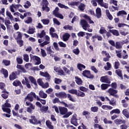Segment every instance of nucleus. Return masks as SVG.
Wrapping results in <instances>:
<instances>
[{
    "instance_id": "nucleus-42",
    "label": "nucleus",
    "mask_w": 129,
    "mask_h": 129,
    "mask_svg": "<svg viewBox=\"0 0 129 129\" xmlns=\"http://www.w3.org/2000/svg\"><path fill=\"white\" fill-rule=\"evenodd\" d=\"M3 63H4L5 66H10V65H11V60L3 59Z\"/></svg>"
},
{
    "instance_id": "nucleus-50",
    "label": "nucleus",
    "mask_w": 129,
    "mask_h": 129,
    "mask_svg": "<svg viewBox=\"0 0 129 129\" xmlns=\"http://www.w3.org/2000/svg\"><path fill=\"white\" fill-rule=\"evenodd\" d=\"M41 21L43 25H49L50 23V20L49 19H42Z\"/></svg>"
},
{
    "instance_id": "nucleus-26",
    "label": "nucleus",
    "mask_w": 129,
    "mask_h": 129,
    "mask_svg": "<svg viewBox=\"0 0 129 129\" xmlns=\"http://www.w3.org/2000/svg\"><path fill=\"white\" fill-rule=\"evenodd\" d=\"M17 74L16 73H12V74L9 76V79L11 81H13V80H15V79H17Z\"/></svg>"
},
{
    "instance_id": "nucleus-34",
    "label": "nucleus",
    "mask_w": 129,
    "mask_h": 129,
    "mask_svg": "<svg viewBox=\"0 0 129 129\" xmlns=\"http://www.w3.org/2000/svg\"><path fill=\"white\" fill-rule=\"evenodd\" d=\"M82 115L85 116L86 118H89L90 112H89L88 111L85 110L83 112Z\"/></svg>"
},
{
    "instance_id": "nucleus-17",
    "label": "nucleus",
    "mask_w": 129,
    "mask_h": 129,
    "mask_svg": "<svg viewBox=\"0 0 129 129\" xmlns=\"http://www.w3.org/2000/svg\"><path fill=\"white\" fill-rule=\"evenodd\" d=\"M115 73H116L117 76L120 77L121 80H123V77L122 76V71H121L120 69L116 70Z\"/></svg>"
},
{
    "instance_id": "nucleus-27",
    "label": "nucleus",
    "mask_w": 129,
    "mask_h": 129,
    "mask_svg": "<svg viewBox=\"0 0 129 129\" xmlns=\"http://www.w3.org/2000/svg\"><path fill=\"white\" fill-rule=\"evenodd\" d=\"M70 35L68 33H65L63 36H62V38H63V41L64 42H66L67 41H68L70 38Z\"/></svg>"
},
{
    "instance_id": "nucleus-3",
    "label": "nucleus",
    "mask_w": 129,
    "mask_h": 129,
    "mask_svg": "<svg viewBox=\"0 0 129 129\" xmlns=\"http://www.w3.org/2000/svg\"><path fill=\"white\" fill-rule=\"evenodd\" d=\"M36 98L37 96L36 95V93H35V92H31L25 98L24 101H27V100H28L30 102H32V101H34V98Z\"/></svg>"
},
{
    "instance_id": "nucleus-60",
    "label": "nucleus",
    "mask_w": 129,
    "mask_h": 129,
    "mask_svg": "<svg viewBox=\"0 0 129 129\" xmlns=\"http://www.w3.org/2000/svg\"><path fill=\"white\" fill-rule=\"evenodd\" d=\"M50 35H51L52 38H55V39H58V38H59L58 34L56 33L50 32Z\"/></svg>"
},
{
    "instance_id": "nucleus-16",
    "label": "nucleus",
    "mask_w": 129,
    "mask_h": 129,
    "mask_svg": "<svg viewBox=\"0 0 129 129\" xmlns=\"http://www.w3.org/2000/svg\"><path fill=\"white\" fill-rule=\"evenodd\" d=\"M16 67L17 69H19V70H21V71H19V73L21 72L22 73H26L27 70H26L25 68H24L23 66L17 64Z\"/></svg>"
},
{
    "instance_id": "nucleus-7",
    "label": "nucleus",
    "mask_w": 129,
    "mask_h": 129,
    "mask_svg": "<svg viewBox=\"0 0 129 129\" xmlns=\"http://www.w3.org/2000/svg\"><path fill=\"white\" fill-rule=\"evenodd\" d=\"M43 5H42V11H46L47 13L48 12H50V8L48 7V2L47 0H43L42 1Z\"/></svg>"
},
{
    "instance_id": "nucleus-14",
    "label": "nucleus",
    "mask_w": 129,
    "mask_h": 129,
    "mask_svg": "<svg viewBox=\"0 0 129 129\" xmlns=\"http://www.w3.org/2000/svg\"><path fill=\"white\" fill-rule=\"evenodd\" d=\"M16 34H17V36L15 34L14 35V37L15 40H22V39H23V35L21 32L18 31L16 32Z\"/></svg>"
},
{
    "instance_id": "nucleus-51",
    "label": "nucleus",
    "mask_w": 129,
    "mask_h": 129,
    "mask_svg": "<svg viewBox=\"0 0 129 129\" xmlns=\"http://www.w3.org/2000/svg\"><path fill=\"white\" fill-rule=\"evenodd\" d=\"M78 91L77 90H75L74 89H72L71 90H70L69 91V93H71V94H75V95H77V92Z\"/></svg>"
},
{
    "instance_id": "nucleus-48",
    "label": "nucleus",
    "mask_w": 129,
    "mask_h": 129,
    "mask_svg": "<svg viewBox=\"0 0 129 129\" xmlns=\"http://www.w3.org/2000/svg\"><path fill=\"white\" fill-rule=\"evenodd\" d=\"M44 77H46V80H47L48 81H50V80H51V76H50L49 73H48V72H47L44 73Z\"/></svg>"
},
{
    "instance_id": "nucleus-44",
    "label": "nucleus",
    "mask_w": 129,
    "mask_h": 129,
    "mask_svg": "<svg viewBox=\"0 0 129 129\" xmlns=\"http://www.w3.org/2000/svg\"><path fill=\"white\" fill-rule=\"evenodd\" d=\"M6 15L7 16H8V17H9V18H10L11 21H14V17L13 16V15H12V14H11V12L7 11Z\"/></svg>"
},
{
    "instance_id": "nucleus-43",
    "label": "nucleus",
    "mask_w": 129,
    "mask_h": 129,
    "mask_svg": "<svg viewBox=\"0 0 129 129\" xmlns=\"http://www.w3.org/2000/svg\"><path fill=\"white\" fill-rule=\"evenodd\" d=\"M115 47L116 49H121V48H122V45H121V44H120V42L117 41L115 43Z\"/></svg>"
},
{
    "instance_id": "nucleus-59",
    "label": "nucleus",
    "mask_w": 129,
    "mask_h": 129,
    "mask_svg": "<svg viewBox=\"0 0 129 129\" xmlns=\"http://www.w3.org/2000/svg\"><path fill=\"white\" fill-rule=\"evenodd\" d=\"M16 61L18 64H23V58L21 57H17Z\"/></svg>"
},
{
    "instance_id": "nucleus-39",
    "label": "nucleus",
    "mask_w": 129,
    "mask_h": 129,
    "mask_svg": "<svg viewBox=\"0 0 129 129\" xmlns=\"http://www.w3.org/2000/svg\"><path fill=\"white\" fill-rule=\"evenodd\" d=\"M26 104L27 106H29L30 105V107H29V108H31V109L33 110L35 109V106H34V105H33V104H32L31 102L26 101Z\"/></svg>"
},
{
    "instance_id": "nucleus-28",
    "label": "nucleus",
    "mask_w": 129,
    "mask_h": 129,
    "mask_svg": "<svg viewBox=\"0 0 129 129\" xmlns=\"http://www.w3.org/2000/svg\"><path fill=\"white\" fill-rule=\"evenodd\" d=\"M35 30H36V28H35V27H32L31 26H29L28 31H27V33L28 34H30V35L33 34H34V33H35Z\"/></svg>"
},
{
    "instance_id": "nucleus-1",
    "label": "nucleus",
    "mask_w": 129,
    "mask_h": 129,
    "mask_svg": "<svg viewBox=\"0 0 129 129\" xmlns=\"http://www.w3.org/2000/svg\"><path fill=\"white\" fill-rule=\"evenodd\" d=\"M59 113L61 115H63V118H67L72 114V112H68V109L65 107L59 106L58 107Z\"/></svg>"
},
{
    "instance_id": "nucleus-52",
    "label": "nucleus",
    "mask_w": 129,
    "mask_h": 129,
    "mask_svg": "<svg viewBox=\"0 0 129 129\" xmlns=\"http://www.w3.org/2000/svg\"><path fill=\"white\" fill-rule=\"evenodd\" d=\"M2 109L4 112H7V113H11V109L9 108H6L2 107Z\"/></svg>"
},
{
    "instance_id": "nucleus-24",
    "label": "nucleus",
    "mask_w": 129,
    "mask_h": 129,
    "mask_svg": "<svg viewBox=\"0 0 129 129\" xmlns=\"http://www.w3.org/2000/svg\"><path fill=\"white\" fill-rule=\"evenodd\" d=\"M29 79L30 81L32 83V84H34L35 86H38V84H37V80L35 79V78L32 76H29Z\"/></svg>"
},
{
    "instance_id": "nucleus-57",
    "label": "nucleus",
    "mask_w": 129,
    "mask_h": 129,
    "mask_svg": "<svg viewBox=\"0 0 129 129\" xmlns=\"http://www.w3.org/2000/svg\"><path fill=\"white\" fill-rule=\"evenodd\" d=\"M73 52L75 54V55H79V53H80V50H79V48L77 47V48L73 50Z\"/></svg>"
},
{
    "instance_id": "nucleus-53",
    "label": "nucleus",
    "mask_w": 129,
    "mask_h": 129,
    "mask_svg": "<svg viewBox=\"0 0 129 129\" xmlns=\"http://www.w3.org/2000/svg\"><path fill=\"white\" fill-rule=\"evenodd\" d=\"M104 123L105 124H112V121L107 120V118H105L103 120Z\"/></svg>"
},
{
    "instance_id": "nucleus-29",
    "label": "nucleus",
    "mask_w": 129,
    "mask_h": 129,
    "mask_svg": "<svg viewBox=\"0 0 129 129\" xmlns=\"http://www.w3.org/2000/svg\"><path fill=\"white\" fill-rule=\"evenodd\" d=\"M39 95L41 98H47V94L44 93L43 91H40L39 93Z\"/></svg>"
},
{
    "instance_id": "nucleus-19",
    "label": "nucleus",
    "mask_w": 129,
    "mask_h": 129,
    "mask_svg": "<svg viewBox=\"0 0 129 129\" xmlns=\"http://www.w3.org/2000/svg\"><path fill=\"white\" fill-rule=\"evenodd\" d=\"M96 16L97 19H100V18H101V9L100 8H97L96 9Z\"/></svg>"
},
{
    "instance_id": "nucleus-9",
    "label": "nucleus",
    "mask_w": 129,
    "mask_h": 129,
    "mask_svg": "<svg viewBox=\"0 0 129 129\" xmlns=\"http://www.w3.org/2000/svg\"><path fill=\"white\" fill-rule=\"evenodd\" d=\"M60 103L64 105L65 107H68L69 109H71V110H74L75 109V106H74L73 103H70L68 104L64 101H61Z\"/></svg>"
},
{
    "instance_id": "nucleus-63",
    "label": "nucleus",
    "mask_w": 129,
    "mask_h": 129,
    "mask_svg": "<svg viewBox=\"0 0 129 129\" xmlns=\"http://www.w3.org/2000/svg\"><path fill=\"white\" fill-rule=\"evenodd\" d=\"M120 65V64L119 63V61H115L114 62V67L115 69H118V68H119V66Z\"/></svg>"
},
{
    "instance_id": "nucleus-56",
    "label": "nucleus",
    "mask_w": 129,
    "mask_h": 129,
    "mask_svg": "<svg viewBox=\"0 0 129 129\" xmlns=\"http://www.w3.org/2000/svg\"><path fill=\"white\" fill-rule=\"evenodd\" d=\"M91 110L93 112H97L98 111V107L97 106H94L91 107Z\"/></svg>"
},
{
    "instance_id": "nucleus-36",
    "label": "nucleus",
    "mask_w": 129,
    "mask_h": 129,
    "mask_svg": "<svg viewBox=\"0 0 129 129\" xmlns=\"http://www.w3.org/2000/svg\"><path fill=\"white\" fill-rule=\"evenodd\" d=\"M86 68V67L84 66V64H82L81 63L78 64V69L80 70V71H82L83 69H85Z\"/></svg>"
},
{
    "instance_id": "nucleus-62",
    "label": "nucleus",
    "mask_w": 129,
    "mask_h": 129,
    "mask_svg": "<svg viewBox=\"0 0 129 129\" xmlns=\"http://www.w3.org/2000/svg\"><path fill=\"white\" fill-rule=\"evenodd\" d=\"M49 86V83L46 82L45 84H44L43 83V84L41 86V87H42V88H44V89H46V88H48Z\"/></svg>"
},
{
    "instance_id": "nucleus-32",
    "label": "nucleus",
    "mask_w": 129,
    "mask_h": 129,
    "mask_svg": "<svg viewBox=\"0 0 129 129\" xmlns=\"http://www.w3.org/2000/svg\"><path fill=\"white\" fill-rule=\"evenodd\" d=\"M110 86V85L107 84H102L101 85V88L102 90H105L108 88Z\"/></svg>"
},
{
    "instance_id": "nucleus-8",
    "label": "nucleus",
    "mask_w": 129,
    "mask_h": 129,
    "mask_svg": "<svg viewBox=\"0 0 129 129\" xmlns=\"http://www.w3.org/2000/svg\"><path fill=\"white\" fill-rule=\"evenodd\" d=\"M82 75L84 77L87 78H89L90 79H92L94 78V76L90 73L89 71L85 70L83 72Z\"/></svg>"
},
{
    "instance_id": "nucleus-20",
    "label": "nucleus",
    "mask_w": 129,
    "mask_h": 129,
    "mask_svg": "<svg viewBox=\"0 0 129 129\" xmlns=\"http://www.w3.org/2000/svg\"><path fill=\"white\" fill-rule=\"evenodd\" d=\"M51 48L52 47L51 46V45H50L46 48L47 54L48 55H50V56H52V55H53V54H54V51L52 50Z\"/></svg>"
},
{
    "instance_id": "nucleus-37",
    "label": "nucleus",
    "mask_w": 129,
    "mask_h": 129,
    "mask_svg": "<svg viewBox=\"0 0 129 129\" xmlns=\"http://www.w3.org/2000/svg\"><path fill=\"white\" fill-rule=\"evenodd\" d=\"M78 9L81 12H83L85 10V5L83 3H81L78 7Z\"/></svg>"
},
{
    "instance_id": "nucleus-40",
    "label": "nucleus",
    "mask_w": 129,
    "mask_h": 129,
    "mask_svg": "<svg viewBox=\"0 0 129 129\" xmlns=\"http://www.w3.org/2000/svg\"><path fill=\"white\" fill-rule=\"evenodd\" d=\"M17 44L19 45V47H23L24 46V41L22 39L16 40Z\"/></svg>"
},
{
    "instance_id": "nucleus-23",
    "label": "nucleus",
    "mask_w": 129,
    "mask_h": 129,
    "mask_svg": "<svg viewBox=\"0 0 129 129\" xmlns=\"http://www.w3.org/2000/svg\"><path fill=\"white\" fill-rule=\"evenodd\" d=\"M122 114H123V115H124V116H125V117H126V118H129V112L128 110H127V109H123L122 111Z\"/></svg>"
},
{
    "instance_id": "nucleus-46",
    "label": "nucleus",
    "mask_w": 129,
    "mask_h": 129,
    "mask_svg": "<svg viewBox=\"0 0 129 129\" xmlns=\"http://www.w3.org/2000/svg\"><path fill=\"white\" fill-rule=\"evenodd\" d=\"M121 102V103H122L123 107L126 108V107H127V106H128V104H127V103H126V101L125 99L122 100Z\"/></svg>"
},
{
    "instance_id": "nucleus-61",
    "label": "nucleus",
    "mask_w": 129,
    "mask_h": 129,
    "mask_svg": "<svg viewBox=\"0 0 129 129\" xmlns=\"http://www.w3.org/2000/svg\"><path fill=\"white\" fill-rule=\"evenodd\" d=\"M62 80L60 79H58L57 78H55L54 83H55V84H60Z\"/></svg>"
},
{
    "instance_id": "nucleus-22",
    "label": "nucleus",
    "mask_w": 129,
    "mask_h": 129,
    "mask_svg": "<svg viewBox=\"0 0 129 129\" xmlns=\"http://www.w3.org/2000/svg\"><path fill=\"white\" fill-rule=\"evenodd\" d=\"M13 85H14V86H16V87H17V86H20L21 88H23V87L22 85V83H21V81L18 80H16L14 81V82L13 83Z\"/></svg>"
},
{
    "instance_id": "nucleus-38",
    "label": "nucleus",
    "mask_w": 129,
    "mask_h": 129,
    "mask_svg": "<svg viewBox=\"0 0 129 129\" xmlns=\"http://www.w3.org/2000/svg\"><path fill=\"white\" fill-rule=\"evenodd\" d=\"M122 15H127L126 12L124 10L120 11L117 13V16L119 17V16H122Z\"/></svg>"
},
{
    "instance_id": "nucleus-31",
    "label": "nucleus",
    "mask_w": 129,
    "mask_h": 129,
    "mask_svg": "<svg viewBox=\"0 0 129 129\" xmlns=\"http://www.w3.org/2000/svg\"><path fill=\"white\" fill-rule=\"evenodd\" d=\"M101 82L104 83H110V81H108V79L106 78L105 77H102L100 79Z\"/></svg>"
},
{
    "instance_id": "nucleus-49",
    "label": "nucleus",
    "mask_w": 129,
    "mask_h": 129,
    "mask_svg": "<svg viewBox=\"0 0 129 129\" xmlns=\"http://www.w3.org/2000/svg\"><path fill=\"white\" fill-rule=\"evenodd\" d=\"M63 29L64 30H69L70 31H72V30H73V27H72V26L68 25L63 26Z\"/></svg>"
},
{
    "instance_id": "nucleus-13",
    "label": "nucleus",
    "mask_w": 129,
    "mask_h": 129,
    "mask_svg": "<svg viewBox=\"0 0 129 129\" xmlns=\"http://www.w3.org/2000/svg\"><path fill=\"white\" fill-rule=\"evenodd\" d=\"M30 57L33 60H35L37 61V62L35 63V65H40L41 63V58L38 56L33 55L32 54H30Z\"/></svg>"
},
{
    "instance_id": "nucleus-64",
    "label": "nucleus",
    "mask_w": 129,
    "mask_h": 129,
    "mask_svg": "<svg viewBox=\"0 0 129 129\" xmlns=\"http://www.w3.org/2000/svg\"><path fill=\"white\" fill-rule=\"evenodd\" d=\"M41 53L42 57H46V56H47V53H46V51L42 48H41Z\"/></svg>"
},
{
    "instance_id": "nucleus-5",
    "label": "nucleus",
    "mask_w": 129,
    "mask_h": 129,
    "mask_svg": "<svg viewBox=\"0 0 129 129\" xmlns=\"http://www.w3.org/2000/svg\"><path fill=\"white\" fill-rule=\"evenodd\" d=\"M80 25L85 31H87V28H90V25H89L87 21L84 19H82L81 20Z\"/></svg>"
},
{
    "instance_id": "nucleus-30",
    "label": "nucleus",
    "mask_w": 129,
    "mask_h": 129,
    "mask_svg": "<svg viewBox=\"0 0 129 129\" xmlns=\"http://www.w3.org/2000/svg\"><path fill=\"white\" fill-rule=\"evenodd\" d=\"M113 113H116L117 114H119L120 113V110L119 109H113L110 112V114L112 115Z\"/></svg>"
},
{
    "instance_id": "nucleus-47",
    "label": "nucleus",
    "mask_w": 129,
    "mask_h": 129,
    "mask_svg": "<svg viewBox=\"0 0 129 129\" xmlns=\"http://www.w3.org/2000/svg\"><path fill=\"white\" fill-rule=\"evenodd\" d=\"M106 30L104 27H101L99 31V33L101 35L103 34H106Z\"/></svg>"
},
{
    "instance_id": "nucleus-6",
    "label": "nucleus",
    "mask_w": 129,
    "mask_h": 129,
    "mask_svg": "<svg viewBox=\"0 0 129 129\" xmlns=\"http://www.w3.org/2000/svg\"><path fill=\"white\" fill-rule=\"evenodd\" d=\"M58 12H59V8L56 7L55 10L53 11V15L56 17V18H58L59 19H61L63 20L64 19V16L61 14H59Z\"/></svg>"
},
{
    "instance_id": "nucleus-58",
    "label": "nucleus",
    "mask_w": 129,
    "mask_h": 129,
    "mask_svg": "<svg viewBox=\"0 0 129 129\" xmlns=\"http://www.w3.org/2000/svg\"><path fill=\"white\" fill-rule=\"evenodd\" d=\"M23 59L25 62H29V55L24 54L23 55Z\"/></svg>"
},
{
    "instance_id": "nucleus-33",
    "label": "nucleus",
    "mask_w": 129,
    "mask_h": 129,
    "mask_svg": "<svg viewBox=\"0 0 129 129\" xmlns=\"http://www.w3.org/2000/svg\"><path fill=\"white\" fill-rule=\"evenodd\" d=\"M75 78L77 84H78V85H81L83 82H82V80L78 77H76Z\"/></svg>"
},
{
    "instance_id": "nucleus-55",
    "label": "nucleus",
    "mask_w": 129,
    "mask_h": 129,
    "mask_svg": "<svg viewBox=\"0 0 129 129\" xmlns=\"http://www.w3.org/2000/svg\"><path fill=\"white\" fill-rule=\"evenodd\" d=\"M24 7L25 9H29V7H31V3L30 2V1H27L25 3V5H24Z\"/></svg>"
},
{
    "instance_id": "nucleus-25",
    "label": "nucleus",
    "mask_w": 129,
    "mask_h": 129,
    "mask_svg": "<svg viewBox=\"0 0 129 129\" xmlns=\"http://www.w3.org/2000/svg\"><path fill=\"white\" fill-rule=\"evenodd\" d=\"M46 125L49 129H54V126L52 125V122L50 121V120H47L45 122Z\"/></svg>"
},
{
    "instance_id": "nucleus-12",
    "label": "nucleus",
    "mask_w": 129,
    "mask_h": 129,
    "mask_svg": "<svg viewBox=\"0 0 129 129\" xmlns=\"http://www.w3.org/2000/svg\"><path fill=\"white\" fill-rule=\"evenodd\" d=\"M55 95L57 97H59V98H62L63 99L67 98V94L65 92H60L58 93L55 94Z\"/></svg>"
},
{
    "instance_id": "nucleus-54",
    "label": "nucleus",
    "mask_w": 129,
    "mask_h": 129,
    "mask_svg": "<svg viewBox=\"0 0 129 129\" xmlns=\"http://www.w3.org/2000/svg\"><path fill=\"white\" fill-rule=\"evenodd\" d=\"M107 64V67H104V68L105 69V70H107V71H108L109 70V69H110V68H111V64H110V63H109V62H107L106 63Z\"/></svg>"
},
{
    "instance_id": "nucleus-21",
    "label": "nucleus",
    "mask_w": 129,
    "mask_h": 129,
    "mask_svg": "<svg viewBox=\"0 0 129 129\" xmlns=\"http://www.w3.org/2000/svg\"><path fill=\"white\" fill-rule=\"evenodd\" d=\"M105 13H106V15L108 18V20H109V21H112V20H113V17L112 16L111 14H110V12H109V10H106Z\"/></svg>"
},
{
    "instance_id": "nucleus-45",
    "label": "nucleus",
    "mask_w": 129,
    "mask_h": 129,
    "mask_svg": "<svg viewBox=\"0 0 129 129\" xmlns=\"http://www.w3.org/2000/svg\"><path fill=\"white\" fill-rule=\"evenodd\" d=\"M25 23L26 24H32L33 23V19L31 17H27V20L25 21Z\"/></svg>"
},
{
    "instance_id": "nucleus-2",
    "label": "nucleus",
    "mask_w": 129,
    "mask_h": 129,
    "mask_svg": "<svg viewBox=\"0 0 129 129\" xmlns=\"http://www.w3.org/2000/svg\"><path fill=\"white\" fill-rule=\"evenodd\" d=\"M30 118L31 119H29V122L32 124H40V125H42V121H44V122H45V119H43L42 120H41V119L38 120L37 117L34 115L31 116Z\"/></svg>"
},
{
    "instance_id": "nucleus-18",
    "label": "nucleus",
    "mask_w": 129,
    "mask_h": 129,
    "mask_svg": "<svg viewBox=\"0 0 129 129\" xmlns=\"http://www.w3.org/2000/svg\"><path fill=\"white\" fill-rule=\"evenodd\" d=\"M109 32L111 33L113 36H116V37H118L119 36V32L118 30L116 29H109Z\"/></svg>"
},
{
    "instance_id": "nucleus-11",
    "label": "nucleus",
    "mask_w": 129,
    "mask_h": 129,
    "mask_svg": "<svg viewBox=\"0 0 129 129\" xmlns=\"http://www.w3.org/2000/svg\"><path fill=\"white\" fill-rule=\"evenodd\" d=\"M114 122L116 125H119V124H125L126 121L124 119L117 118L114 120Z\"/></svg>"
},
{
    "instance_id": "nucleus-4",
    "label": "nucleus",
    "mask_w": 129,
    "mask_h": 129,
    "mask_svg": "<svg viewBox=\"0 0 129 129\" xmlns=\"http://www.w3.org/2000/svg\"><path fill=\"white\" fill-rule=\"evenodd\" d=\"M107 93H109L110 95L112 96H114V97H116V98H118L119 96L117 94H116L118 92L117 90L112 88H109L107 91Z\"/></svg>"
},
{
    "instance_id": "nucleus-41",
    "label": "nucleus",
    "mask_w": 129,
    "mask_h": 129,
    "mask_svg": "<svg viewBox=\"0 0 129 129\" xmlns=\"http://www.w3.org/2000/svg\"><path fill=\"white\" fill-rule=\"evenodd\" d=\"M46 32H45V30H42L40 33L38 34V37L40 38H44Z\"/></svg>"
},
{
    "instance_id": "nucleus-15",
    "label": "nucleus",
    "mask_w": 129,
    "mask_h": 129,
    "mask_svg": "<svg viewBox=\"0 0 129 129\" xmlns=\"http://www.w3.org/2000/svg\"><path fill=\"white\" fill-rule=\"evenodd\" d=\"M1 73L4 76V78L9 77V71L4 68H2L1 70Z\"/></svg>"
},
{
    "instance_id": "nucleus-35",
    "label": "nucleus",
    "mask_w": 129,
    "mask_h": 129,
    "mask_svg": "<svg viewBox=\"0 0 129 129\" xmlns=\"http://www.w3.org/2000/svg\"><path fill=\"white\" fill-rule=\"evenodd\" d=\"M77 96L80 97H84L85 96V93L83 92L78 90L77 92Z\"/></svg>"
},
{
    "instance_id": "nucleus-10",
    "label": "nucleus",
    "mask_w": 129,
    "mask_h": 129,
    "mask_svg": "<svg viewBox=\"0 0 129 129\" xmlns=\"http://www.w3.org/2000/svg\"><path fill=\"white\" fill-rule=\"evenodd\" d=\"M77 114H74L71 120V122L72 124H74L75 126H77L79 124L77 122Z\"/></svg>"
}]
</instances>
